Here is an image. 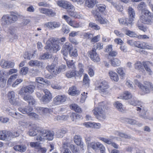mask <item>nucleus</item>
I'll list each match as a JSON object with an SVG mask.
<instances>
[{"label":"nucleus","mask_w":153,"mask_h":153,"mask_svg":"<svg viewBox=\"0 0 153 153\" xmlns=\"http://www.w3.org/2000/svg\"><path fill=\"white\" fill-rule=\"evenodd\" d=\"M73 47L71 44L68 43H66L63 46L61 50V53L65 56H66L68 54V52L72 50Z\"/></svg>","instance_id":"9b49d317"},{"label":"nucleus","mask_w":153,"mask_h":153,"mask_svg":"<svg viewBox=\"0 0 153 153\" xmlns=\"http://www.w3.org/2000/svg\"><path fill=\"white\" fill-rule=\"evenodd\" d=\"M61 31L64 34H67L70 32V30L69 27L67 26L64 25L62 26Z\"/></svg>","instance_id":"3c124183"},{"label":"nucleus","mask_w":153,"mask_h":153,"mask_svg":"<svg viewBox=\"0 0 153 153\" xmlns=\"http://www.w3.org/2000/svg\"><path fill=\"white\" fill-rule=\"evenodd\" d=\"M118 135L119 136L122 137H123L126 139H129L131 138L130 135H127L126 134L123 133L121 132H118Z\"/></svg>","instance_id":"864d4df0"},{"label":"nucleus","mask_w":153,"mask_h":153,"mask_svg":"<svg viewBox=\"0 0 153 153\" xmlns=\"http://www.w3.org/2000/svg\"><path fill=\"white\" fill-rule=\"evenodd\" d=\"M104 106H105V105L102 102L98 107L95 108L93 110L97 118L101 121L104 120L106 117Z\"/></svg>","instance_id":"f03ea898"},{"label":"nucleus","mask_w":153,"mask_h":153,"mask_svg":"<svg viewBox=\"0 0 153 153\" xmlns=\"http://www.w3.org/2000/svg\"><path fill=\"white\" fill-rule=\"evenodd\" d=\"M10 23H13L16 21L18 19V17L14 14H11L9 15Z\"/></svg>","instance_id":"c03bdc74"},{"label":"nucleus","mask_w":153,"mask_h":153,"mask_svg":"<svg viewBox=\"0 0 153 153\" xmlns=\"http://www.w3.org/2000/svg\"><path fill=\"white\" fill-rule=\"evenodd\" d=\"M7 111L8 112L9 115L16 119H19L21 117L22 115L18 112L13 111L12 110L7 109Z\"/></svg>","instance_id":"412c9836"},{"label":"nucleus","mask_w":153,"mask_h":153,"mask_svg":"<svg viewBox=\"0 0 153 153\" xmlns=\"http://www.w3.org/2000/svg\"><path fill=\"white\" fill-rule=\"evenodd\" d=\"M6 80L4 79L3 76H0V84L1 85L2 87H4L6 83Z\"/></svg>","instance_id":"774afa93"},{"label":"nucleus","mask_w":153,"mask_h":153,"mask_svg":"<svg viewBox=\"0 0 153 153\" xmlns=\"http://www.w3.org/2000/svg\"><path fill=\"white\" fill-rule=\"evenodd\" d=\"M120 24L127 26H131L132 21L128 18H122L119 19Z\"/></svg>","instance_id":"6ab92c4d"},{"label":"nucleus","mask_w":153,"mask_h":153,"mask_svg":"<svg viewBox=\"0 0 153 153\" xmlns=\"http://www.w3.org/2000/svg\"><path fill=\"white\" fill-rule=\"evenodd\" d=\"M69 147L65 144L63 146V153H72L69 149Z\"/></svg>","instance_id":"5fc2aeb1"},{"label":"nucleus","mask_w":153,"mask_h":153,"mask_svg":"<svg viewBox=\"0 0 153 153\" xmlns=\"http://www.w3.org/2000/svg\"><path fill=\"white\" fill-rule=\"evenodd\" d=\"M68 93L70 95L74 96L79 94V91L76 88L75 86H72L69 88Z\"/></svg>","instance_id":"aec40b11"},{"label":"nucleus","mask_w":153,"mask_h":153,"mask_svg":"<svg viewBox=\"0 0 153 153\" xmlns=\"http://www.w3.org/2000/svg\"><path fill=\"white\" fill-rule=\"evenodd\" d=\"M38 126L36 124H33L31 126V128L29 129L28 134L30 136H34L37 134L38 131Z\"/></svg>","instance_id":"2eb2a0df"},{"label":"nucleus","mask_w":153,"mask_h":153,"mask_svg":"<svg viewBox=\"0 0 153 153\" xmlns=\"http://www.w3.org/2000/svg\"><path fill=\"white\" fill-rule=\"evenodd\" d=\"M13 148L15 150L21 152H25L27 149L26 146L23 145H16L14 146Z\"/></svg>","instance_id":"b1692460"},{"label":"nucleus","mask_w":153,"mask_h":153,"mask_svg":"<svg viewBox=\"0 0 153 153\" xmlns=\"http://www.w3.org/2000/svg\"><path fill=\"white\" fill-rule=\"evenodd\" d=\"M89 26L94 30H99L100 29V27L94 23L90 22L89 23Z\"/></svg>","instance_id":"8fccbe9b"},{"label":"nucleus","mask_w":153,"mask_h":153,"mask_svg":"<svg viewBox=\"0 0 153 153\" xmlns=\"http://www.w3.org/2000/svg\"><path fill=\"white\" fill-rule=\"evenodd\" d=\"M96 3V0H86L85 1V6L89 8H92Z\"/></svg>","instance_id":"bb28decb"},{"label":"nucleus","mask_w":153,"mask_h":153,"mask_svg":"<svg viewBox=\"0 0 153 153\" xmlns=\"http://www.w3.org/2000/svg\"><path fill=\"white\" fill-rule=\"evenodd\" d=\"M146 7L145 3L144 2H141L138 5L137 8L138 10H141L142 12L145 10Z\"/></svg>","instance_id":"a19ab883"},{"label":"nucleus","mask_w":153,"mask_h":153,"mask_svg":"<svg viewBox=\"0 0 153 153\" xmlns=\"http://www.w3.org/2000/svg\"><path fill=\"white\" fill-rule=\"evenodd\" d=\"M66 66L64 65H62L60 66L59 68L57 67V74L59 73L61 71H65V68Z\"/></svg>","instance_id":"4d7b16f0"},{"label":"nucleus","mask_w":153,"mask_h":153,"mask_svg":"<svg viewBox=\"0 0 153 153\" xmlns=\"http://www.w3.org/2000/svg\"><path fill=\"white\" fill-rule=\"evenodd\" d=\"M128 12L129 15V19L133 21L134 20V16L135 15V13L134 10L131 7H129L128 10Z\"/></svg>","instance_id":"473e14b6"},{"label":"nucleus","mask_w":153,"mask_h":153,"mask_svg":"<svg viewBox=\"0 0 153 153\" xmlns=\"http://www.w3.org/2000/svg\"><path fill=\"white\" fill-rule=\"evenodd\" d=\"M135 84L140 87L145 94L149 93L151 91H153V85L151 83L146 82L144 85H142L139 81L136 79L134 80Z\"/></svg>","instance_id":"39448f33"},{"label":"nucleus","mask_w":153,"mask_h":153,"mask_svg":"<svg viewBox=\"0 0 153 153\" xmlns=\"http://www.w3.org/2000/svg\"><path fill=\"white\" fill-rule=\"evenodd\" d=\"M35 86L32 85H29L22 87L19 91L18 94L25 96L28 94H32L35 89Z\"/></svg>","instance_id":"423d86ee"},{"label":"nucleus","mask_w":153,"mask_h":153,"mask_svg":"<svg viewBox=\"0 0 153 153\" xmlns=\"http://www.w3.org/2000/svg\"><path fill=\"white\" fill-rule=\"evenodd\" d=\"M46 69L52 74L56 75L57 74V67L55 65L51 64L47 65L46 67Z\"/></svg>","instance_id":"dca6fc26"},{"label":"nucleus","mask_w":153,"mask_h":153,"mask_svg":"<svg viewBox=\"0 0 153 153\" xmlns=\"http://www.w3.org/2000/svg\"><path fill=\"white\" fill-rule=\"evenodd\" d=\"M36 80L37 82L42 84H44L45 83H47L46 82H47L42 77H37L36 79Z\"/></svg>","instance_id":"69168bd1"},{"label":"nucleus","mask_w":153,"mask_h":153,"mask_svg":"<svg viewBox=\"0 0 153 153\" xmlns=\"http://www.w3.org/2000/svg\"><path fill=\"white\" fill-rule=\"evenodd\" d=\"M111 79L114 81H117L119 79L116 73L112 71H110L108 73Z\"/></svg>","instance_id":"2f4dec72"},{"label":"nucleus","mask_w":153,"mask_h":153,"mask_svg":"<svg viewBox=\"0 0 153 153\" xmlns=\"http://www.w3.org/2000/svg\"><path fill=\"white\" fill-rule=\"evenodd\" d=\"M9 18V15H4L1 18V21L4 25H8L10 24Z\"/></svg>","instance_id":"393cba45"},{"label":"nucleus","mask_w":153,"mask_h":153,"mask_svg":"<svg viewBox=\"0 0 153 153\" xmlns=\"http://www.w3.org/2000/svg\"><path fill=\"white\" fill-rule=\"evenodd\" d=\"M136 110L137 111H139L138 113L140 117L144 119H146L147 118L146 116L147 110L146 108L144 107L142 103L140 106L136 107Z\"/></svg>","instance_id":"6e6552de"},{"label":"nucleus","mask_w":153,"mask_h":153,"mask_svg":"<svg viewBox=\"0 0 153 153\" xmlns=\"http://www.w3.org/2000/svg\"><path fill=\"white\" fill-rule=\"evenodd\" d=\"M109 88V85L107 82L105 81H101L99 82L98 86L96 87L95 89H98L100 92L107 93Z\"/></svg>","instance_id":"0eeeda50"},{"label":"nucleus","mask_w":153,"mask_h":153,"mask_svg":"<svg viewBox=\"0 0 153 153\" xmlns=\"http://www.w3.org/2000/svg\"><path fill=\"white\" fill-rule=\"evenodd\" d=\"M28 70L29 68L27 67H24L21 69L20 74L22 75H25L27 73Z\"/></svg>","instance_id":"603ef678"},{"label":"nucleus","mask_w":153,"mask_h":153,"mask_svg":"<svg viewBox=\"0 0 153 153\" xmlns=\"http://www.w3.org/2000/svg\"><path fill=\"white\" fill-rule=\"evenodd\" d=\"M77 51L76 49L72 51H71L69 52V54L71 56L74 57H76L78 56Z\"/></svg>","instance_id":"6e6d98bb"},{"label":"nucleus","mask_w":153,"mask_h":153,"mask_svg":"<svg viewBox=\"0 0 153 153\" xmlns=\"http://www.w3.org/2000/svg\"><path fill=\"white\" fill-rule=\"evenodd\" d=\"M126 35L132 37H137V34L134 32L128 30H126L125 31Z\"/></svg>","instance_id":"37998d69"},{"label":"nucleus","mask_w":153,"mask_h":153,"mask_svg":"<svg viewBox=\"0 0 153 153\" xmlns=\"http://www.w3.org/2000/svg\"><path fill=\"white\" fill-rule=\"evenodd\" d=\"M143 66L149 74L151 75L152 74V72L151 70L149 67V66L150 64V62L148 61L143 62Z\"/></svg>","instance_id":"f704fd0d"},{"label":"nucleus","mask_w":153,"mask_h":153,"mask_svg":"<svg viewBox=\"0 0 153 153\" xmlns=\"http://www.w3.org/2000/svg\"><path fill=\"white\" fill-rule=\"evenodd\" d=\"M143 48L152 49L153 48V47L151 45H149L147 43L143 42Z\"/></svg>","instance_id":"680f3d73"},{"label":"nucleus","mask_w":153,"mask_h":153,"mask_svg":"<svg viewBox=\"0 0 153 153\" xmlns=\"http://www.w3.org/2000/svg\"><path fill=\"white\" fill-rule=\"evenodd\" d=\"M7 96L9 102L12 104L16 105L18 103V99L15 98V93L13 91H9Z\"/></svg>","instance_id":"f8f14e48"},{"label":"nucleus","mask_w":153,"mask_h":153,"mask_svg":"<svg viewBox=\"0 0 153 153\" xmlns=\"http://www.w3.org/2000/svg\"><path fill=\"white\" fill-rule=\"evenodd\" d=\"M89 53L91 59L94 62H98L100 61V59L98 54L95 51V48H92V50L89 51Z\"/></svg>","instance_id":"ddd939ff"},{"label":"nucleus","mask_w":153,"mask_h":153,"mask_svg":"<svg viewBox=\"0 0 153 153\" xmlns=\"http://www.w3.org/2000/svg\"><path fill=\"white\" fill-rule=\"evenodd\" d=\"M8 132L9 131H0V139L4 140L7 138H9Z\"/></svg>","instance_id":"a878e982"},{"label":"nucleus","mask_w":153,"mask_h":153,"mask_svg":"<svg viewBox=\"0 0 153 153\" xmlns=\"http://www.w3.org/2000/svg\"><path fill=\"white\" fill-rule=\"evenodd\" d=\"M114 106L119 111L123 112L124 111L122 104L119 102L117 101L115 102Z\"/></svg>","instance_id":"58836bf2"},{"label":"nucleus","mask_w":153,"mask_h":153,"mask_svg":"<svg viewBox=\"0 0 153 153\" xmlns=\"http://www.w3.org/2000/svg\"><path fill=\"white\" fill-rule=\"evenodd\" d=\"M57 4L59 6L64 8L67 9L69 8L73 9V5L67 1H58Z\"/></svg>","instance_id":"4468645a"},{"label":"nucleus","mask_w":153,"mask_h":153,"mask_svg":"<svg viewBox=\"0 0 153 153\" xmlns=\"http://www.w3.org/2000/svg\"><path fill=\"white\" fill-rule=\"evenodd\" d=\"M140 16V20L143 24L151 25L153 23V15L148 10L142 12Z\"/></svg>","instance_id":"7ed1b4c3"},{"label":"nucleus","mask_w":153,"mask_h":153,"mask_svg":"<svg viewBox=\"0 0 153 153\" xmlns=\"http://www.w3.org/2000/svg\"><path fill=\"white\" fill-rule=\"evenodd\" d=\"M73 153H80L79 149L77 146H75L72 144H71L69 146Z\"/></svg>","instance_id":"a18cd8bd"},{"label":"nucleus","mask_w":153,"mask_h":153,"mask_svg":"<svg viewBox=\"0 0 153 153\" xmlns=\"http://www.w3.org/2000/svg\"><path fill=\"white\" fill-rule=\"evenodd\" d=\"M38 132L39 134L36 137V139L38 141H42L44 139L51 140L53 139L54 133L53 131L42 130H39Z\"/></svg>","instance_id":"f257e3e1"},{"label":"nucleus","mask_w":153,"mask_h":153,"mask_svg":"<svg viewBox=\"0 0 153 153\" xmlns=\"http://www.w3.org/2000/svg\"><path fill=\"white\" fill-rule=\"evenodd\" d=\"M67 97L65 95H60L56 96L53 100V103L55 105H60L65 102Z\"/></svg>","instance_id":"1a4fd4ad"},{"label":"nucleus","mask_w":153,"mask_h":153,"mask_svg":"<svg viewBox=\"0 0 153 153\" xmlns=\"http://www.w3.org/2000/svg\"><path fill=\"white\" fill-rule=\"evenodd\" d=\"M100 139L108 144H110L111 143V141L110 139H107L104 137H100Z\"/></svg>","instance_id":"e2e57ef3"},{"label":"nucleus","mask_w":153,"mask_h":153,"mask_svg":"<svg viewBox=\"0 0 153 153\" xmlns=\"http://www.w3.org/2000/svg\"><path fill=\"white\" fill-rule=\"evenodd\" d=\"M111 64L113 66L116 67L120 66V61L117 58H114L110 60Z\"/></svg>","instance_id":"c9c22d12"},{"label":"nucleus","mask_w":153,"mask_h":153,"mask_svg":"<svg viewBox=\"0 0 153 153\" xmlns=\"http://www.w3.org/2000/svg\"><path fill=\"white\" fill-rule=\"evenodd\" d=\"M97 9L100 12L102 13L105 10L106 8V6L103 4H99L96 7Z\"/></svg>","instance_id":"09e8293b"},{"label":"nucleus","mask_w":153,"mask_h":153,"mask_svg":"<svg viewBox=\"0 0 153 153\" xmlns=\"http://www.w3.org/2000/svg\"><path fill=\"white\" fill-rule=\"evenodd\" d=\"M67 132V130L66 129H62L61 130H59L56 132V135L58 138H62Z\"/></svg>","instance_id":"7c9ffc66"},{"label":"nucleus","mask_w":153,"mask_h":153,"mask_svg":"<svg viewBox=\"0 0 153 153\" xmlns=\"http://www.w3.org/2000/svg\"><path fill=\"white\" fill-rule=\"evenodd\" d=\"M56 15V13L52 10L49 9H48L46 15L50 16H53Z\"/></svg>","instance_id":"052dcab7"},{"label":"nucleus","mask_w":153,"mask_h":153,"mask_svg":"<svg viewBox=\"0 0 153 153\" xmlns=\"http://www.w3.org/2000/svg\"><path fill=\"white\" fill-rule=\"evenodd\" d=\"M101 24H105L108 23V21L106 19L102 18L101 16L96 20Z\"/></svg>","instance_id":"79ce46f5"},{"label":"nucleus","mask_w":153,"mask_h":153,"mask_svg":"<svg viewBox=\"0 0 153 153\" xmlns=\"http://www.w3.org/2000/svg\"><path fill=\"white\" fill-rule=\"evenodd\" d=\"M56 41L55 39L54 38H49L47 42L45 48L50 51L51 52H56L60 50V47L58 45L55 43Z\"/></svg>","instance_id":"20e7f679"},{"label":"nucleus","mask_w":153,"mask_h":153,"mask_svg":"<svg viewBox=\"0 0 153 153\" xmlns=\"http://www.w3.org/2000/svg\"><path fill=\"white\" fill-rule=\"evenodd\" d=\"M20 134L19 131L14 132L13 133L9 131L8 134L9 136V139H10L11 138H14L18 137L19 136Z\"/></svg>","instance_id":"49530a36"},{"label":"nucleus","mask_w":153,"mask_h":153,"mask_svg":"<svg viewBox=\"0 0 153 153\" xmlns=\"http://www.w3.org/2000/svg\"><path fill=\"white\" fill-rule=\"evenodd\" d=\"M45 95L43 96L40 100L44 103H47L50 101L52 98L51 94L50 91L47 89L43 90Z\"/></svg>","instance_id":"9d476101"},{"label":"nucleus","mask_w":153,"mask_h":153,"mask_svg":"<svg viewBox=\"0 0 153 153\" xmlns=\"http://www.w3.org/2000/svg\"><path fill=\"white\" fill-rule=\"evenodd\" d=\"M29 65L32 67H37L41 68L42 67V63L40 61L37 60H32L28 62Z\"/></svg>","instance_id":"a211bd4d"},{"label":"nucleus","mask_w":153,"mask_h":153,"mask_svg":"<svg viewBox=\"0 0 153 153\" xmlns=\"http://www.w3.org/2000/svg\"><path fill=\"white\" fill-rule=\"evenodd\" d=\"M70 107L72 109L74 110L76 112L80 113L82 112L81 108L76 104H72L70 105Z\"/></svg>","instance_id":"e433bc0d"},{"label":"nucleus","mask_w":153,"mask_h":153,"mask_svg":"<svg viewBox=\"0 0 153 153\" xmlns=\"http://www.w3.org/2000/svg\"><path fill=\"white\" fill-rule=\"evenodd\" d=\"M33 109L30 106H26L23 108H18L19 110L23 114H29L30 112L32 111Z\"/></svg>","instance_id":"4be33fe9"},{"label":"nucleus","mask_w":153,"mask_h":153,"mask_svg":"<svg viewBox=\"0 0 153 153\" xmlns=\"http://www.w3.org/2000/svg\"><path fill=\"white\" fill-rule=\"evenodd\" d=\"M74 142L77 145H81V148H83V144L81 142V138L79 135H75L74 137Z\"/></svg>","instance_id":"c756f323"},{"label":"nucleus","mask_w":153,"mask_h":153,"mask_svg":"<svg viewBox=\"0 0 153 153\" xmlns=\"http://www.w3.org/2000/svg\"><path fill=\"white\" fill-rule=\"evenodd\" d=\"M91 13L95 18L96 20L101 16L100 12L97 8L96 10H92L91 11Z\"/></svg>","instance_id":"de8ad7c7"},{"label":"nucleus","mask_w":153,"mask_h":153,"mask_svg":"<svg viewBox=\"0 0 153 153\" xmlns=\"http://www.w3.org/2000/svg\"><path fill=\"white\" fill-rule=\"evenodd\" d=\"M36 110L41 115H45L50 112V109L46 108L38 107Z\"/></svg>","instance_id":"f3484780"},{"label":"nucleus","mask_w":153,"mask_h":153,"mask_svg":"<svg viewBox=\"0 0 153 153\" xmlns=\"http://www.w3.org/2000/svg\"><path fill=\"white\" fill-rule=\"evenodd\" d=\"M85 39H91L93 37V35L89 33H85L83 35Z\"/></svg>","instance_id":"13d9d810"},{"label":"nucleus","mask_w":153,"mask_h":153,"mask_svg":"<svg viewBox=\"0 0 153 153\" xmlns=\"http://www.w3.org/2000/svg\"><path fill=\"white\" fill-rule=\"evenodd\" d=\"M131 105L134 106H140L142 105V103L140 104V102L138 101L137 100L136 98H133L131 100L129 101Z\"/></svg>","instance_id":"4c0bfd02"},{"label":"nucleus","mask_w":153,"mask_h":153,"mask_svg":"<svg viewBox=\"0 0 153 153\" xmlns=\"http://www.w3.org/2000/svg\"><path fill=\"white\" fill-rule=\"evenodd\" d=\"M77 71L74 70L68 71L66 73V76L68 78H71L75 76H79V74H77Z\"/></svg>","instance_id":"cd10ccee"},{"label":"nucleus","mask_w":153,"mask_h":153,"mask_svg":"<svg viewBox=\"0 0 153 153\" xmlns=\"http://www.w3.org/2000/svg\"><path fill=\"white\" fill-rule=\"evenodd\" d=\"M23 99L27 102L29 105H33L35 102V100L31 96L27 95L24 96Z\"/></svg>","instance_id":"5701e85b"},{"label":"nucleus","mask_w":153,"mask_h":153,"mask_svg":"<svg viewBox=\"0 0 153 153\" xmlns=\"http://www.w3.org/2000/svg\"><path fill=\"white\" fill-rule=\"evenodd\" d=\"M74 8L73 6V9L69 8L67 9V13L68 14L72 17L76 18L77 17V13L74 11Z\"/></svg>","instance_id":"c85d7f7f"},{"label":"nucleus","mask_w":153,"mask_h":153,"mask_svg":"<svg viewBox=\"0 0 153 153\" xmlns=\"http://www.w3.org/2000/svg\"><path fill=\"white\" fill-rule=\"evenodd\" d=\"M100 139L108 144H110L111 143V141L110 139H107L104 137H100Z\"/></svg>","instance_id":"0e129e2a"},{"label":"nucleus","mask_w":153,"mask_h":153,"mask_svg":"<svg viewBox=\"0 0 153 153\" xmlns=\"http://www.w3.org/2000/svg\"><path fill=\"white\" fill-rule=\"evenodd\" d=\"M143 64L140 61H137L134 65V68L136 69L139 70H143Z\"/></svg>","instance_id":"ea45409f"},{"label":"nucleus","mask_w":153,"mask_h":153,"mask_svg":"<svg viewBox=\"0 0 153 153\" xmlns=\"http://www.w3.org/2000/svg\"><path fill=\"white\" fill-rule=\"evenodd\" d=\"M132 97L131 94L128 91H125L122 95L120 96V98L123 99L128 100Z\"/></svg>","instance_id":"72a5a7b5"},{"label":"nucleus","mask_w":153,"mask_h":153,"mask_svg":"<svg viewBox=\"0 0 153 153\" xmlns=\"http://www.w3.org/2000/svg\"><path fill=\"white\" fill-rule=\"evenodd\" d=\"M66 63L69 67L71 68L74 67V64L73 60L67 61Z\"/></svg>","instance_id":"338daca9"},{"label":"nucleus","mask_w":153,"mask_h":153,"mask_svg":"<svg viewBox=\"0 0 153 153\" xmlns=\"http://www.w3.org/2000/svg\"><path fill=\"white\" fill-rule=\"evenodd\" d=\"M103 45L102 44L98 43L95 45L92 48H95V51H96L97 49L100 50L103 48Z\"/></svg>","instance_id":"bf43d9fd"}]
</instances>
